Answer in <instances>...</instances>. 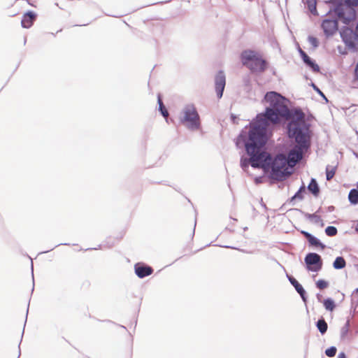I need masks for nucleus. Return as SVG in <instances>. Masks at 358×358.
Returning <instances> with one entry per match:
<instances>
[{
	"label": "nucleus",
	"mask_w": 358,
	"mask_h": 358,
	"mask_svg": "<svg viewBox=\"0 0 358 358\" xmlns=\"http://www.w3.org/2000/svg\"><path fill=\"white\" fill-rule=\"evenodd\" d=\"M357 186H358V181H357Z\"/></svg>",
	"instance_id": "57"
},
{
	"label": "nucleus",
	"mask_w": 358,
	"mask_h": 358,
	"mask_svg": "<svg viewBox=\"0 0 358 358\" xmlns=\"http://www.w3.org/2000/svg\"><path fill=\"white\" fill-rule=\"evenodd\" d=\"M316 4V0H306V5L308 10L314 15H317Z\"/></svg>",
	"instance_id": "23"
},
{
	"label": "nucleus",
	"mask_w": 358,
	"mask_h": 358,
	"mask_svg": "<svg viewBox=\"0 0 358 358\" xmlns=\"http://www.w3.org/2000/svg\"><path fill=\"white\" fill-rule=\"evenodd\" d=\"M323 306L328 311H333L336 308V303L331 298H327L322 301Z\"/></svg>",
	"instance_id": "21"
},
{
	"label": "nucleus",
	"mask_w": 358,
	"mask_h": 358,
	"mask_svg": "<svg viewBox=\"0 0 358 358\" xmlns=\"http://www.w3.org/2000/svg\"><path fill=\"white\" fill-rule=\"evenodd\" d=\"M28 312H29V308H27V310L26 319L27 318V314H28ZM26 322H27V320H25L24 325L26 324Z\"/></svg>",
	"instance_id": "49"
},
{
	"label": "nucleus",
	"mask_w": 358,
	"mask_h": 358,
	"mask_svg": "<svg viewBox=\"0 0 358 358\" xmlns=\"http://www.w3.org/2000/svg\"><path fill=\"white\" fill-rule=\"evenodd\" d=\"M353 79L354 80H358V62H357L354 69Z\"/></svg>",
	"instance_id": "32"
},
{
	"label": "nucleus",
	"mask_w": 358,
	"mask_h": 358,
	"mask_svg": "<svg viewBox=\"0 0 358 358\" xmlns=\"http://www.w3.org/2000/svg\"><path fill=\"white\" fill-rule=\"evenodd\" d=\"M311 87L326 102L329 101L324 94L314 83H311Z\"/></svg>",
	"instance_id": "30"
},
{
	"label": "nucleus",
	"mask_w": 358,
	"mask_h": 358,
	"mask_svg": "<svg viewBox=\"0 0 358 358\" xmlns=\"http://www.w3.org/2000/svg\"><path fill=\"white\" fill-rule=\"evenodd\" d=\"M341 20L338 17L335 15L334 18H326L323 20L321 27L327 37L332 36L338 29V21Z\"/></svg>",
	"instance_id": "9"
},
{
	"label": "nucleus",
	"mask_w": 358,
	"mask_h": 358,
	"mask_svg": "<svg viewBox=\"0 0 358 358\" xmlns=\"http://www.w3.org/2000/svg\"><path fill=\"white\" fill-rule=\"evenodd\" d=\"M241 60L252 73H263L268 68V63L259 53L252 50H245L241 53Z\"/></svg>",
	"instance_id": "5"
},
{
	"label": "nucleus",
	"mask_w": 358,
	"mask_h": 358,
	"mask_svg": "<svg viewBox=\"0 0 358 358\" xmlns=\"http://www.w3.org/2000/svg\"><path fill=\"white\" fill-rule=\"evenodd\" d=\"M304 262L306 268L308 271L318 272L322 268V259L321 256L316 252L308 253L304 258Z\"/></svg>",
	"instance_id": "7"
},
{
	"label": "nucleus",
	"mask_w": 358,
	"mask_h": 358,
	"mask_svg": "<svg viewBox=\"0 0 358 358\" xmlns=\"http://www.w3.org/2000/svg\"><path fill=\"white\" fill-rule=\"evenodd\" d=\"M297 50H298V52H299V55H300V56H301V53H303V52H306L305 51H303V50L300 48V46H299V45H298Z\"/></svg>",
	"instance_id": "43"
},
{
	"label": "nucleus",
	"mask_w": 358,
	"mask_h": 358,
	"mask_svg": "<svg viewBox=\"0 0 358 358\" xmlns=\"http://www.w3.org/2000/svg\"><path fill=\"white\" fill-rule=\"evenodd\" d=\"M334 210V206H330L328 207V211L329 212H332Z\"/></svg>",
	"instance_id": "44"
},
{
	"label": "nucleus",
	"mask_w": 358,
	"mask_h": 358,
	"mask_svg": "<svg viewBox=\"0 0 358 358\" xmlns=\"http://www.w3.org/2000/svg\"><path fill=\"white\" fill-rule=\"evenodd\" d=\"M301 58L303 60V63L306 64V66L310 68L313 72L317 73L320 71L319 65L315 62V60L311 59L306 54V52L301 53Z\"/></svg>",
	"instance_id": "15"
},
{
	"label": "nucleus",
	"mask_w": 358,
	"mask_h": 358,
	"mask_svg": "<svg viewBox=\"0 0 358 358\" xmlns=\"http://www.w3.org/2000/svg\"><path fill=\"white\" fill-rule=\"evenodd\" d=\"M325 234L327 236H334L337 234L338 233V229L336 227H334V226H328L327 227H326L325 230Z\"/></svg>",
	"instance_id": "25"
},
{
	"label": "nucleus",
	"mask_w": 358,
	"mask_h": 358,
	"mask_svg": "<svg viewBox=\"0 0 358 358\" xmlns=\"http://www.w3.org/2000/svg\"><path fill=\"white\" fill-rule=\"evenodd\" d=\"M157 103L159 105V111L164 117L166 118L169 115V112L164 105L161 95L159 94L157 95Z\"/></svg>",
	"instance_id": "20"
},
{
	"label": "nucleus",
	"mask_w": 358,
	"mask_h": 358,
	"mask_svg": "<svg viewBox=\"0 0 358 358\" xmlns=\"http://www.w3.org/2000/svg\"><path fill=\"white\" fill-rule=\"evenodd\" d=\"M310 148V144L296 143L289 151L287 155L283 153H278L275 156L271 155V171L268 175L271 184L275 183V181L285 180L292 173L285 168L286 164L290 166L296 165L302 159L303 154Z\"/></svg>",
	"instance_id": "3"
},
{
	"label": "nucleus",
	"mask_w": 358,
	"mask_h": 358,
	"mask_svg": "<svg viewBox=\"0 0 358 358\" xmlns=\"http://www.w3.org/2000/svg\"><path fill=\"white\" fill-rule=\"evenodd\" d=\"M308 41L311 44L313 48H316L319 46V41L318 39L313 36H308Z\"/></svg>",
	"instance_id": "31"
},
{
	"label": "nucleus",
	"mask_w": 358,
	"mask_h": 358,
	"mask_svg": "<svg viewBox=\"0 0 358 358\" xmlns=\"http://www.w3.org/2000/svg\"><path fill=\"white\" fill-rule=\"evenodd\" d=\"M37 15L32 10H28L23 15L21 20V25L23 28H30L36 20Z\"/></svg>",
	"instance_id": "13"
},
{
	"label": "nucleus",
	"mask_w": 358,
	"mask_h": 358,
	"mask_svg": "<svg viewBox=\"0 0 358 358\" xmlns=\"http://www.w3.org/2000/svg\"><path fill=\"white\" fill-rule=\"evenodd\" d=\"M231 122L234 123V124H238V117L234 115V114H231Z\"/></svg>",
	"instance_id": "34"
},
{
	"label": "nucleus",
	"mask_w": 358,
	"mask_h": 358,
	"mask_svg": "<svg viewBox=\"0 0 358 358\" xmlns=\"http://www.w3.org/2000/svg\"><path fill=\"white\" fill-rule=\"evenodd\" d=\"M315 285L317 288L320 289H324L329 286V282L325 280L320 279L316 282Z\"/></svg>",
	"instance_id": "28"
},
{
	"label": "nucleus",
	"mask_w": 358,
	"mask_h": 358,
	"mask_svg": "<svg viewBox=\"0 0 358 358\" xmlns=\"http://www.w3.org/2000/svg\"><path fill=\"white\" fill-rule=\"evenodd\" d=\"M350 328V321L347 320L345 325L341 329V338L343 339L349 331Z\"/></svg>",
	"instance_id": "26"
},
{
	"label": "nucleus",
	"mask_w": 358,
	"mask_h": 358,
	"mask_svg": "<svg viewBox=\"0 0 358 358\" xmlns=\"http://www.w3.org/2000/svg\"><path fill=\"white\" fill-rule=\"evenodd\" d=\"M260 128L255 119L243 129L236 139L238 148H244L248 157L242 156L240 166L246 172L250 165L255 169H262L271 171V154L266 150V144L269 139Z\"/></svg>",
	"instance_id": "2"
},
{
	"label": "nucleus",
	"mask_w": 358,
	"mask_h": 358,
	"mask_svg": "<svg viewBox=\"0 0 358 358\" xmlns=\"http://www.w3.org/2000/svg\"><path fill=\"white\" fill-rule=\"evenodd\" d=\"M354 155H355V157H356L357 158H358V154H357V153L354 152Z\"/></svg>",
	"instance_id": "52"
},
{
	"label": "nucleus",
	"mask_w": 358,
	"mask_h": 358,
	"mask_svg": "<svg viewBox=\"0 0 358 358\" xmlns=\"http://www.w3.org/2000/svg\"><path fill=\"white\" fill-rule=\"evenodd\" d=\"M346 266V262L343 257H337L333 262V267L336 270L343 269Z\"/></svg>",
	"instance_id": "19"
},
{
	"label": "nucleus",
	"mask_w": 358,
	"mask_h": 358,
	"mask_svg": "<svg viewBox=\"0 0 358 358\" xmlns=\"http://www.w3.org/2000/svg\"><path fill=\"white\" fill-rule=\"evenodd\" d=\"M306 192V187L303 183L302 185L299 187L298 191L294 194L296 197H298L299 200L303 199V193Z\"/></svg>",
	"instance_id": "27"
},
{
	"label": "nucleus",
	"mask_w": 358,
	"mask_h": 358,
	"mask_svg": "<svg viewBox=\"0 0 358 358\" xmlns=\"http://www.w3.org/2000/svg\"><path fill=\"white\" fill-rule=\"evenodd\" d=\"M27 2H28V4L31 5V1H29V0H27Z\"/></svg>",
	"instance_id": "55"
},
{
	"label": "nucleus",
	"mask_w": 358,
	"mask_h": 358,
	"mask_svg": "<svg viewBox=\"0 0 358 358\" xmlns=\"http://www.w3.org/2000/svg\"><path fill=\"white\" fill-rule=\"evenodd\" d=\"M23 334H24V330H23V331H22V338H21V339L22 338ZM21 341H22V340L20 341V342H21Z\"/></svg>",
	"instance_id": "53"
},
{
	"label": "nucleus",
	"mask_w": 358,
	"mask_h": 358,
	"mask_svg": "<svg viewBox=\"0 0 358 358\" xmlns=\"http://www.w3.org/2000/svg\"><path fill=\"white\" fill-rule=\"evenodd\" d=\"M316 327L322 335H324L328 329V324L323 317H321L316 322Z\"/></svg>",
	"instance_id": "18"
},
{
	"label": "nucleus",
	"mask_w": 358,
	"mask_h": 358,
	"mask_svg": "<svg viewBox=\"0 0 358 358\" xmlns=\"http://www.w3.org/2000/svg\"><path fill=\"white\" fill-rule=\"evenodd\" d=\"M354 293H357L358 294V287L355 289Z\"/></svg>",
	"instance_id": "50"
},
{
	"label": "nucleus",
	"mask_w": 358,
	"mask_h": 358,
	"mask_svg": "<svg viewBox=\"0 0 358 358\" xmlns=\"http://www.w3.org/2000/svg\"><path fill=\"white\" fill-rule=\"evenodd\" d=\"M223 248H231V249H235V250H240V249L237 248H235V247H232V246H229V245H224L222 246ZM241 251L242 252H246L244 250H241Z\"/></svg>",
	"instance_id": "38"
},
{
	"label": "nucleus",
	"mask_w": 358,
	"mask_h": 358,
	"mask_svg": "<svg viewBox=\"0 0 358 358\" xmlns=\"http://www.w3.org/2000/svg\"><path fill=\"white\" fill-rule=\"evenodd\" d=\"M340 35L343 42L348 48L353 51H356L358 49L355 42V30L347 26H343L340 31Z\"/></svg>",
	"instance_id": "8"
},
{
	"label": "nucleus",
	"mask_w": 358,
	"mask_h": 358,
	"mask_svg": "<svg viewBox=\"0 0 358 358\" xmlns=\"http://www.w3.org/2000/svg\"><path fill=\"white\" fill-rule=\"evenodd\" d=\"M264 101L269 105L264 112L257 114L255 120L270 137V126L286 124V133L289 138L296 143L310 144V124L306 120V114L299 107L289 108L287 99L280 93L270 91L265 94Z\"/></svg>",
	"instance_id": "1"
},
{
	"label": "nucleus",
	"mask_w": 358,
	"mask_h": 358,
	"mask_svg": "<svg viewBox=\"0 0 358 358\" xmlns=\"http://www.w3.org/2000/svg\"><path fill=\"white\" fill-rule=\"evenodd\" d=\"M316 298H317V301H318L319 302H322V301H322V294H321L317 293V294H316Z\"/></svg>",
	"instance_id": "37"
},
{
	"label": "nucleus",
	"mask_w": 358,
	"mask_h": 358,
	"mask_svg": "<svg viewBox=\"0 0 358 358\" xmlns=\"http://www.w3.org/2000/svg\"><path fill=\"white\" fill-rule=\"evenodd\" d=\"M336 166L332 167L331 169H330V166L329 165L326 167V179H327V180L329 181L334 178V176L336 173Z\"/></svg>",
	"instance_id": "24"
},
{
	"label": "nucleus",
	"mask_w": 358,
	"mask_h": 358,
	"mask_svg": "<svg viewBox=\"0 0 358 358\" xmlns=\"http://www.w3.org/2000/svg\"><path fill=\"white\" fill-rule=\"evenodd\" d=\"M31 275H32V280H33V287L31 289V292H34V268H33V264L31 263Z\"/></svg>",
	"instance_id": "36"
},
{
	"label": "nucleus",
	"mask_w": 358,
	"mask_h": 358,
	"mask_svg": "<svg viewBox=\"0 0 358 358\" xmlns=\"http://www.w3.org/2000/svg\"><path fill=\"white\" fill-rule=\"evenodd\" d=\"M355 231L358 234V221L357 222V224L355 227Z\"/></svg>",
	"instance_id": "46"
},
{
	"label": "nucleus",
	"mask_w": 358,
	"mask_h": 358,
	"mask_svg": "<svg viewBox=\"0 0 358 358\" xmlns=\"http://www.w3.org/2000/svg\"><path fill=\"white\" fill-rule=\"evenodd\" d=\"M338 50H339V52H340V53H341V54H346V52H342V51L341 50V48H340V47H338Z\"/></svg>",
	"instance_id": "48"
},
{
	"label": "nucleus",
	"mask_w": 358,
	"mask_h": 358,
	"mask_svg": "<svg viewBox=\"0 0 358 358\" xmlns=\"http://www.w3.org/2000/svg\"><path fill=\"white\" fill-rule=\"evenodd\" d=\"M294 210H299V209H297V208H295ZM299 211H300L301 213H303V211H302V210H299Z\"/></svg>",
	"instance_id": "54"
},
{
	"label": "nucleus",
	"mask_w": 358,
	"mask_h": 358,
	"mask_svg": "<svg viewBox=\"0 0 358 358\" xmlns=\"http://www.w3.org/2000/svg\"><path fill=\"white\" fill-rule=\"evenodd\" d=\"M331 3L334 7L330 9L328 13L333 12L343 24L348 25L356 20L355 8L358 6V0H331Z\"/></svg>",
	"instance_id": "4"
},
{
	"label": "nucleus",
	"mask_w": 358,
	"mask_h": 358,
	"mask_svg": "<svg viewBox=\"0 0 358 358\" xmlns=\"http://www.w3.org/2000/svg\"><path fill=\"white\" fill-rule=\"evenodd\" d=\"M348 201L351 205L356 206L358 204V189L352 188L348 194Z\"/></svg>",
	"instance_id": "17"
},
{
	"label": "nucleus",
	"mask_w": 358,
	"mask_h": 358,
	"mask_svg": "<svg viewBox=\"0 0 358 358\" xmlns=\"http://www.w3.org/2000/svg\"><path fill=\"white\" fill-rule=\"evenodd\" d=\"M27 2H28V4L31 5V1H29V0H27Z\"/></svg>",
	"instance_id": "56"
},
{
	"label": "nucleus",
	"mask_w": 358,
	"mask_h": 358,
	"mask_svg": "<svg viewBox=\"0 0 358 358\" xmlns=\"http://www.w3.org/2000/svg\"><path fill=\"white\" fill-rule=\"evenodd\" d=\"M101 245H99L97 248H87L86 249V250H98V249H101Z\"/></svg>",
	"instance_id": "45"
},
{
	"label": "nucleus",
	"mask_w": 358,
	"mask_h": 358,
	"mask_svg": "<svg viewBox=\"0 0 358 358\" xmlns=\"http://www.w3.org/2000/svg\"><path fill=\"white\" fill-rule=\"evenodd\" d=\"M300 233L307 239L310 247L320 248L321 250L325 249L326 245L322 243L318 238L313 236L312 234L304 230H301Z\"/></svg>",
	"instance_id": "12"
},
{
	"label": "nucleus",
	"mask_w": 358,
	"mask_h": 358,
	"mask_svg": "<svg viewBox=\"0 0 358 358\" xmlns=\"http://www.w3.org/2000/svg\"><path fill=\"white\" fill-rule=\"evenodd\" d=\"M304 215L306 219L312 221L314 224H318L321 223L322 226L324 225V224L322 223V220L321 219V217L316 215V213L310 214V213H306L304 214Z\"/></svg>",
	"instance_id": "22"
},
{
	"label": "nucleus",
	"mask_w": 358,
	"mask_h": 358,
	"mask_svg": "<svg viewBox=\"0 0 358 358\" xmlns=\"http://www.w3.org/2000/svg\"><path fill=\"white\" fill-rule=\"evenodd\" d=\"M20 343L18 345V348H19V352H18V356H17V358H19L20 357V355H21V352H20Z\"/></svg>",
	"instance_id": "47"
},
{
	"label": "nucleus",
	"mask_w": 358,
	"mask_h": 358,
	"mask_svg": "<svg viewBox=\"0 0 358 358\" xmlns=\"http://www.w3.org/2000/svg\"><path fill=\"white\" fill-rule=\"evenodd\" d=\"M256 185H259L264 182V176H257L254 179Z\"/></svg>",
	"instance_id": "33"
},
{
	"label": "nucleus",
	"mask_w": 358,
	"mask_h": 358,
	"mask_svg": "<svg viewBox=\"0 0 358 358\" xmlns=\"http://www.w3.org/2000/svg\"><path fill=\"white\" fill-rule=\"evenodd\" d=\"M182 113L183 116L180 117L181 124H186L187 127L191 130H197L200 128V116L194 104H187L182 110Z\"/></svg>",
	"instance_id": "6"
},
{
	"label": "nucleus",
	"mask_w": 358,
	"mask_h": 358,
	"mask_svg": "<svg viewBox=\"0 0 358 358\" xmlns=\"http://www.w3.org/2000/svg\"><path fill=\"white\" fill-rule=\"evenodd\" d=\"M308 191L313 194V196H317L320 194V187L315 178H311L307 187Z\"/></svg>",
	"instance_id": "16"
},
{
	"label": "nucleus",
	"mask_w": 358,
	"mask_h": 358,
	"mask_svg": "<svg viewBox=\"0 0 358 358\" xmlns=\"http://www.w3.org/2000/svg\"><path fill=\"white\" fill-rule=\"evenodd\" d=\"M260 204L261 206L265 209V210H267V207L266 206V204L264 203L262 199H261V201H260Z\"/></svg>",
	"instance_id": "42"
},
{
	"label": "nucleus",
	"mask_w": 358,
	"mask_h": 358,
	"mask_svg": "<svg viewBox=\"0 0 358 358\" xmlns=\"http://www.w3.org/2000/svg\"><path fill=\"white\" fill-rule=\"evenodd\" d=\"M153 268L142 262H138L134 265L135 274L139 278H144L153 273Z\"/></svg>",
	"instance_id": "11"
},
{
	"label": "nucleus",
	"mask_w": 358,
	"mask_h": 358,
	"mask_svg": "<svg viewBox=\"0 0 358 358\" xmlns=\"http://www.w3.org/2000/svg\"><path fill=\"white\" fill-rule=\"evenodd\" d=\"M225 85L226 76L224 72L220 70L215 76V90L218 99H221L222 97Z\"/></svg>",
	"instance_id": "10"
},
{
	"label": "nucleus",
	"mask_w": 358,
	"mask_h": 358,
	"mask_svg": "<svg viewBox=\"0 0 358 358\" xmlns=\"http://www.w3.org/2000/svg\"><path fill=\"white\" fill-rule=\"evenodd\" d=\"M283 187H284V185H278V187H279V188H282Z\"/></svg>",
	"instance_id": "51"
},
{
	"label": "nucleus",
	"mask_w": 358,
	"mask_h": 358,
	"mask_svg": "<svg viewBox=\"0 0 358 358\" xmlns=\"http://www.w3.org/2000/svg\"><path fill=\"white\" fill-rule=\"evenodd\" d=\"M287 277L296 292L300 295L302 301L306 303L307 301V294L303 286L293 276L287 275Z\"/></svg>",
	"instance_id": "14"
},
{
	"label": "nucleus",
	"mask_w": 358,
	"mask_h": 358,
	"mask_svg": "<svg viewBox=\"0 0 358 358\" xmlns=\"http://www.w3.org/2000/svg\"><path fill=\"white\" fill-rule=\"evenodd\" d=\"M337 349L335 346H331L325 350V355L329 357H333L336 355Z\"/></svg>",
	"instance_id": "29"
},
{
	"label": "nucleus",
	"mask_w": 358,
	"mask_h": 358,
	"mask_svg": "<svg viewBox=\"0 0 358 358\" xmlns=\"http://www.w3.org/2000/svg\"><path fill=\"white\" fill-rule=\"evenodd\" d=\"M355 39L358 41V23L356 25L355 27Z\"/></svg>",
	"instance_id": "40"
},
{
	"label": "nucleus",
	"mask_w": 358,
	"mask_h": 358,
	"mask_svg": "<svg viewBox=\"0 0 358 358\" xmlns=\"http://www.w3.org/2000/svg\"><path fill=\"white\" fill-rule=\"evenodd\" d=\"M338 358H347V357L345 352H341L338 354Z\"/></svg>",
	"instance_id": "39"
},
{
	"label": "nucleus",
	"mask_w": 358,
	"mask_h": 358,
	"mask_svg": "<svg viewBox=\"0 0 358 358\" xmlns=\"http://www.w3.org/2000/svg\"><path fill=\"white\" fill-rule=\"evenodd\" d=\"M295 199H298V197H296L295 196V194H294L289 200H288V202L289 203H291L292 201H294Z\"/></svg>",
	"instance_id": "41"
},
{
	"label": "nucleus",
	"mask_w": 358,
	"mask_h": 358,
	"mask_svg": "<svg viewBox=\"0 0 358 358\" xmlns=\"http://www.w3.org/2000/svg\"><path fill=\"white\" fill-rule=\"evenodd\" d=\"M69 245V243H59V244H57V245H56L55 247L52 248L51 249H50V250H47V251H44V252H43L42 253H46V252H49V251H51V250H52L54 248H57V247H58V246H59V245Z\"/></svg>",
	"instance_id": "35"
}]
</instances>
